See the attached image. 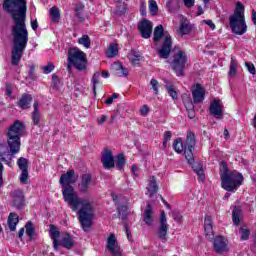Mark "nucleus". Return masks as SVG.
<instances>
[{
    "mask_svg": "<svg viewBox=\"0 0 256 256\" xmlns=\"http://www.w3.org/2000/svg\"><path fill=\"white\" fill-rule=\"evenodd\" d=\"M78 43L79 45H83L86 49H89V47H91V38H89V35H83L78 39Z\"/></svg>",
    "mask_w": 256,
    "mask_h": 256,
    "instance_id": "obj_36",
    "label": "nucleus"
},
{
    "mask_svg": "<svg viewBox=\"0 0 256 256\" xmlns=\"http://www.w3.org/2000/svg\"><path fill=\"white\" fill-rule=\"evenodd\" d=\"M194 169L195 173L198 175L200 181H205V174L203 173V166L200 164L194 165L192 167Z\"/></svg>",
    "mask_w": 256,
    "mask_h": 256,
    "instance_id": "obj_39",
    "label": "nucleus"
},
{
    "mask_svg": "<svg viewBox=\"0 0 256 256\" xmlns=\"http://www.w3.org/2000/svg\"><path fill=\"white\" fill-rule=\"evenodd\" d=\"M220 179L222 189L225 191H237L238 187L243 185V174L239 173L237 170H229L227 162H220Z\"/></svg>",
    "mask_w": 256,
    "mask_h": 256,
    "instance_id": "obj_4",
    "label": "nucleus"
},
{
    "mask_svg": "<svg viewBox=\"0 0 256 256\" xmlns=\"http://www.w3.org/2000/svg\"><path fill=\"white\" fill-rule=\"evenodd\" d=\"M101 161L103 163L104 169H113L115 167V160L113 158V153L106 149L102 154Z\"/></svg>",
    "mask_w": 256,
    "mask_h": 256,
    "instance_id": "obj_19",
    "label": "nucleus"
},
{
    "mask_svg": "<svg viewBox=\"0 0 256 256\" xmlns=\"http://www.w3.org/2000/svg\"><path fill=\"white\" fill-rule=\"evenodd\" d=\"M50 237L53 241L54 251H59V247L73 249L75 246V240H73L71 234L67 232H59L55 225H50Z\"/></svg>",
    "mask_w": 256,
    "mask_h": 256,
    "instance_id": "obj_6",
    "label": "nucleus"
},
{
    "mask_svg": "<svg viewBox=\"0 0 256 256\" xmlns=\"http://www.w3.org/2000/svg\"><path fill=\"white\" fill-rule=\"evenodd\" d=\"M91 174H83L81 177V181L78 184V189L80 193L87 194L91 191Z\"/></svg>",
    "mask_w": 256,
    "mask_h": 256,
    "instance_id": "obj_17",
    "label": "nucleus"
},
{
    "mask_svg": "<svg viewBox=\"0 0 256 256\" xmlns=\"http://www.w3.org/2000/svg\"><path fill=\"white\" fill-rule=\"evenodd\" d=\"M240 239L241 241H249V237L251 236V230H249L246 226H241L239 229Z\"/></svg>",
    "mask_w": 256,
    "mask_h": 256,
    "instance_id": "obj_32",
    "label": "nucleus"
},
{
    "mask_svg": "<svg viewBox=\"0 0 256 256\" xmlns=\"http://www.w3.org/2000/svg\"><path fill=\"white\" fill-rule=\"evenodd\" d=\"M29 81H35L37 79V74H35V65H30L28 70L27 78Z\"/></svg>",
    "mask_w": 256,
    "mask_h": 256,
    "instance_id": "obj_43",
    "label": "nucleus"
},
{
    "mask_svg": "<svg viewBox=\"0 0 256 256\" xmlns=\"http://www.w3.org/2000/svg\"><path fill=\"white\" fill-rule=\"evenodd\" d=\"M50 17L52 23H59V20L61 19V13H59V8H57V6H54L50 9Z\"/></svg>",
    "mask_w": 256,
    "mask_h": 256,
    "instance_id": "obj_30",
    "label": "nucleus"
},
{
    "mask_svg": "<svg viewBox=\"0 0 256 256\" xmlns=\"http://www.w3.org/2000/svg\"><path fill=\"white\" fill-rule=\"evenodd\" d=\"M186 109H187V111H192L193 109H195V106L193 105V102L189 101L186 104Z\"/></svg>",
    "mask_w": 256,
    "mask_h": 256,
    "instance_id": "obj_60",
    "label": "nucleus"
},
{
    "mask_svg": "<svg viewBox=\"0 0 256 256\" xmlns=\"http://www.w3.org/2000/svg\"><path fill=\"white\" fill-rule=\"evenodd\" d=\"M26 127L25 124L19 120H16L9 128L6 134L7 137V145H8V158H5L2 152H0V161H3L11 167V163H13V158L21 151V137H23L25 133ZM5 146L3 144L0 145V151Z\"/></svg>",
    "mask_w": 256,
    "mask_h": 256,
    "instance_id": "obj_3",
    "label": "nucleus"
},
{
    "mask_svg": "<svg viewBox=\"0 0 256 256\" xmlns=\"http://www.w3.org/2000/svg\"><path fill=\"white\" fill-rule=\"evenodd\" d=\"M144 223L150 227V225H153V208L151 204H147V208L144 210V217H143Z\"/></svg>",
    "mask_w": 256,
    "mask_h": 256,
    "instance_id": "obj_22",
    "label": "nucleus"
},
{
    "mask_svg": "<svg viewBox=\"0 0 256 256\" xmlns=\"http://www.w3.org/2000/svg\"><path fill=\"white\" fill-rule=\"evenodd\" d=\"M188 117L189 119H195V109L188 110Z\"/></svg>",
    "mask_w": 256,
    "mask_h": 256,
    "instance_id": "obj_62",
    "label": "nucleus"
},
{
    "mask_svg": "<svg viewBox=\"0 0 256 256\" xmlns=\"http://www.w3.org/2000/svg\"><path fill=\"white\" fill-rule=\"evenodd\" d=\"M105 121H107V116H105V115H102V116L100 117V119H98V123H99L100 125H103V123H105Z\"/></svg>",
    "mask_w": 256,
    "mask_h": 256,
    "instance_id": "obj_63",
    "label": "nucleus"
},
{
    "mask_svg": "<svg viewBox=\"0 0 256 256\" xmlns=\"http://www.w3.org/2000/svg\"><path fill=\"white\" fill-rule=\"evenodd\" d=\"M25 229H26V235H28V237L31 241V239H33V237H35V228L33 227V222L28 221L25 225Z\"/></svg>",
    "mask_w": 256,
    "mask_h": 256,
    "instance_id": "obj_33",
    "label": "nucleus"
},
{
    "mask_svg": "<svg viewBox=\"0 0 256 256\" xmlns=\"http://www.w3.org/2000/svg\"><path fill=\"white\" fill-rule=\"evenodd\" d=\"M118 54H119V47L117 46V44H113V43L110 44V46L106 51V57H108V59H113V57H117Z\"/></svg>",
    "mask_w": 256,
    "mask_h": 256,
    "instance_id": "obj_27",
    "label": "nucleus"
},
{
    "mask_svg": "<svg viewBox=\"0 0 256 256\" xmlns=\"http://www.w3.org/2000/svg\"><path fill=\"white\" fill-rule=\"evenodd\" d=\"M116 167L119 169V171H123V168L125 167V155L119 154L117 156Z\"/></svg>",
    "mask_w": 256,
    "mask_h": 256,
    "instance_id": "obj_40",
    "label": "nucleus"
},
{
    "mask_svg": "<svg viewBox=\"0 0 256 256\" xmlns=\"http://www.w3.org/2000/svg\"><path fill=\"white\" fill-rule=\"evenodd\" d=\"M213 247L216 253H227L229 251V240L223 236H216Z\"/></svg>",
    "mask_w": 256,
    "mask_h": 256,
    "instance_id": "obj_12",
    "label": "nucleus"
},
{
    "mask_svg": "<svg viewBox=\"0 0 256 256\" xmlns=\"http://www.w3.org/2000/svg\"><path fill=\"white\" fill-rule=\"evenodd\" d=\"M140 14L142 16L147 15V4H145V2H141L140 4Z\"/></svg>",
    "mask_w": 256,
    "mask_h": 256,
    "instance_id": "obj_51",
    "label": "nucleus"
},
{
    "mask_svg": "<svg viewBox=\"0 0 256 256\" xmlns=\"http://www.w3.org/2000/svg\"><path fill=\"white\" fill-rule=\"evenodd\" d=\"M252 21L254 23V25H256V11L252 10Z\"/></svg>",
    "mask_w": 256,
    "mask_h": 256,
    "instance_id": "obj_64",
    "label": "nucleus"
},
{
    "mask_svg": "<svg viewBox=\"0 0 256 256\" xmlns=\"http://www.w3.org/2000/svg\"><path fill=\"white\" fill-rule=\"evenodd\" d=\"M114 69L116 77H127V75H129V70L123 67V64L120 62L114 64Z\"/></svg>",
    "mask_w": 256,
    "mask_h": 256,
    "instance_id": "obj_25",
    "label": "nucleus"
},
{
    "mask_svg": "<svg viewBox=\"0 0 256 256\" xmlns=\"http://www.w3.org/2000/svg\"><path fill=\"white\" fill-rule=\"evenodd\" d=\"M22 173L20 175V182L23 183V185H27V181L29 179V170H21Z\"/></svg>",
    "mask_w": 256,
    "mask_h": 256,
    "instance_id": "obj_45",
    "label": "nucleus"
},
{
    "mask_svg": "<svg viewBox=\"0 0 256 256\" xmlns=\"http://www.w3.org/2000/svg\"><path fill=\"white\" fill-rule=\"evenodd\" d=\"M172 47H173V41L171 40V35L167 34L164 37L162 46L158 49V55L160 59H169V55H171Z\"/></svg>",
    "mask_w": 256,
    "mask_h": 256,
    "instance_id": "obj_10",
    "label": "nucleus"
},
{
    "mask_svg": "<svg viewBox=\"0 0 256 256\" xmlns=\"http://www.w3.org/2000/svg\"><path fill=\"white\" fill-rule=\"evenodd\" d=\"M184 5L189 9L195 5V0H184Z\"/></svg>",
    "mask_w": 256,
    "mask_h": 256,
    "instance_id": "obj_55",
    "label": "nucleus"
},
{
    "mask_svg": "<svg viewBox=\"0 0 256 256\" xmlns=\"http://www.w3.org/2000/svg\"><path fill=\"white\" fill-rule=\"evenodd\" d=\"M204 231L206 234L207 239H213L214 234H213V226H204Z\"/></svg>",
    "mask_w": 256,
    "mask_h": 256,
    "instance_id": "obj_47",
    "label": "nucleus"
},
{
    "mask_svg": "<svg viewBox=\"0 0 256 256\" xmlns=\"http://www.w3.org/2000/svg\"><path fill=\"white\" fill-rule=\"evenodd\" d=\"M173 217H174V220H176L178 223L181 221V219H183V216H181V214L177 212L173 213Z\"/></svg>",
    "mask_w": 256,
    "mask_h": 256,
    "instance_id": "obj_57",
    "label": "nucleus"
},
{
    "mask_svg": "<svg viewBox=\"0 0 256 256\" xmlns=\"http://www.w3.org/2000/svg\"><path fill=\"white\" fill-rule=\"evenodd\" d=\"M210 114L216 119L223 117V103L221 100H213L209 107Z\"/></svg>",
    "mask_w": 256,
    "mask_h": 256,
    "instance_id": "obj_15",
    "label": "nucleus"
},
{
    "mask_svg": "<svg viewBox=\"0 0 256 256\" xmlns=\"http://www.w3.org/2000/svg\"><path fill=\"white\" fill-rule=\"evenodd\" d=\"M17 165L20 171H28L29 169V161L26 158L20 157L17 161Z\"/></svg>",
    "mask_w": 256,
    "mask_h": 256,
    "instance_id": "obj_34",
    "label": "nucleus"
},
{
    "mask_svg": "<svg viewBox=\"0 0 256 256\" xmlns=\"http://www.w3.org/2000/svg\"><path fill=\"white\" fill-rule=\"evenodd\" d=\"M164 140L171 141V132L170 131H166L164 133Z\"/></svg>",
    "mask_w": 256,
    "mask_h": 256,
    "instance_id": "obj_61",
    "label": "nucleus"
},
{
    "mask_svg": "<svg viewBox=\"0 0 256 256\" xmlns=\"http://www.w3.org/2000/svg\"><path fill=\"white\" fill-rule=\"evenodd\" d=\"M168 94L170 95V97H172V99H177V91H175L174 88H172V86H168L166 87Z\"/></svg>",
    "mask_w": 256,
    "mask_h": 256,
    "instance_id": "obj_50",
    "label": "nucleus"
},
{
    "mask_svg": "<svg viewBox=\"0 0 256 256\" xmlns=\"http://www.w3.org/2000/svg\"><path fill=\"white\" fill-rule=\"evenodd\" d=\"M34 110L32 112L33 125H39L41 123V112L39 111V102H34Z\"/></svg>",
    "mask_w": 256,
    "mask_h": 256,
    "instance_id": "obj_24",
    "label": "nucleus"
},
{
    "mask_svg": "<svg viewBox=\"0 0 256 256\" xmlns=\"http://www.w3.org/2000/svg\"><path fill=\"white\" fill-rule=\"evenodd\" d=\"M59 183L62 187V195L65 203H68L72 211L78 210V220L83 231H88L93 225V219H95V206L89 199L81 198L75 192V188L71 185L77 183V176H75V170H68L62 174L59 179Z\"/></svg>",
    "mask_w": 256,
    "mask_h": 256,
    "instance_id": "obj_2",
    "label": "nucleus"
},
{
    "mask_svg": "<svg viewBox=\"0 0 256 256\" xmlns=\"http://www.w3.org/2000/svg\"><path fill=\"white\" fill-rule=\"evenodd\" d=\"M150 86V89L154 91V94L159 95V81H157L156 79H151Z\"/></svg>",
    "mask_w": 256,
    "mask_h": 256,
    "instance_id": "obj_44",
    "label": "nucleus"
},
{
    "mask_svg": "<svg viewBox=\"0 0 256 256\" xmlns=\"http://www.w3.org/2000/svg\"><path fill=\"white\" fill-rule=\"evenodd\" d=\"M213 226V219L211 216H206L204 220V227Z\"/></svg>",
    "mask_w": 256,
    "mask_h": 256,
    "instance_id": "obj_52",
    "label": "nucleus"
},
{
    "mask_svg": "<svg viewBox=\"0 0 256 256\" xmlns=\"http://www.w3.org/2000/svg\"><path fill=\"white\" fill-rule=\"evenodd\" d=\"M179 31L182 35H189V33H191V26L186 22H183L180 25Z\"/></svg>",
    "mask_w": 256,
    "mask_h": 256,
    "instance_id": "obj_42",
    "label": "nucleus"
},
{
    "mask_svg": "<svg viewBox=\"0 0 256 256\" xmlns=\"http://www.w3.org/2000/svg\"><path fill=\"white\" fill-rule=\"evenodd\" d=\"M193 151H195V133L189 130L187 132L186 140L184 142V155L189 165H193V163H195Z\"/></svg>",
    "mask_w": 256,
    "mask_h": 256,
    "instance_id": "obj_8",
    "label": "nucleus"
},
{
    "mask_svg": "<svg viewBox=\"0 0 256 256\" xmlns=\"http://www.w3.org/2000/svg\"><path fill=\"white\" fill-rule=\"evenodd\" d=\"M128 209L129 208L126 205H119L117 207L118 215L121 219H123V220L127 219Z\"/></svg>",
    "mask_w": 256,
    "mask_h": 256,
    "instance_id": "obj_37",
    "label": "nucleus"
},
{
    "mask_svg": "<svg viewBox=\"0 0 256 256\" xmlns=\"http://www.w3.org/2000/svg\"><path fill=\"white\" fill-rule=\"evenodd\" d=\"M19 224V216L15 213H10L8 216V227L10 231H16Z\"/></svg>",
    "mask_w": 256,
    "mask_h": 256,
    "instance_id": "obj_23",
    "label": "nucleus"
},
{
    "mask_svg": "<svg viewBox=\"0 0 256 256\" xmlns=\"http://www.w3.org/2000/svg\"><path fill=\"white\" fill-rule=\"evenodd\" d=\"M68 63H71L78 71L87 69V54L79 48H70L68 50Z\"/></svg>",
    "mask_w": 256,
    "mask_h": 256,
    "instance_id": "obj_7",
    "label": "nucleus"
},
{
    "mask_svg": "<svg viewBox=\"0 0 256 256\" xmlns=\"http://www.w3.org/2000/svg\"><path fill=\"white\" fill-rule=\"evenodd\" d=\"M128 59L132 65H139V61H141L142 57L141 54L135 50H132L128 54Z\"/></svg>",
    "mask_w": 256,
    "mask_h": 256,
    "instance_id": "obj_28",
    "label": "nucleus"
},
{
    "mask_svg": "<svg viewBox=\"0 0 256 256\" xmlns=\"http://www.w3.org/2000/svg\"><path fill=\"white\" fill-rule=\"evenodd\" d=\"M146 189L148 191L149 197H153V195L157 194V192L159 191V186H157V179H155V176L150 177Z\"/></svg>",
    "mask_w": 256,
    "mask_h": 256,
    "instance_id": "obj_21",
    "label": "nucleus"
},
{
    "mask_svg": "<svg viewBox=\"0 0 256 256\" xmlns=\"http://www.w3.org/2000/svg\"><path fill=\"white\" fill-rule=\"evenodd\" d=\"M100 79H101V72H95L91 79L94 95H97V85H99L101 83Z\"/></svg>",
    "mask_w": 256,
    "mask_h": 256,
    "instance_id": "obj_29",
    "label": "nucleus"
},
{
    "mask_svg": "<svg viewBox=\"0 0 256 256\" xmlns=\"http://www.w3.org/2000/svg\"><path fill=\"white\" fill-rule=\"evenodd\" d=\"M2 7L9 13L14 21L11 28L13 37V48L11 51V65L19 67L23 57V51L27 49L29 43V31L27 30V1L25 0H4Z\"/></svg>",
    "mask_w": 256,
    "mask_h": 256,
    "instance_id": "obj_1",
    "label": "nucleus"
},
{
    "mask_svg": "<svg viewBox=\"0 0 256 256\" xmlns=\"http://www.w3.org/2000/svg\"><path fill=\"white\" fill-rule=\"evenodd\" d=\"M168 231H169V224H167V215L163 211L160 214L157 235H158V238H160V240L163 241L164 243H165V241H167V232Z\"/></svg>",
    "mask_w": 256,
    "mask_h": 256,
    "instance_id": "obj_11",
    "label": "nucleus"
},
{
    "mask_svg": "<svg viewBox=\"0 0 256 256\" xmlns=\"http://www.w3.org/2000/svg\"><path fill=\"white\" fill-rule=\"evenodd\" d=\"M31 27L33 31H37V28L39 27V23L37 22V20L31 21Z\"/></svg>",
    "mask_w": 256,
    "mask_h": 256,
    "instance_id": "obj_59",
    "label": "nucleus"
},
{
    "mask_svg": "<svg viewBox=\"0 0 256 256\" xmlns=\"http://www.w3.org/2000/svg\"><path fill=\"white\" fill-rule=\"evenodd\" d=\"M138 29L143 39H149L151 33H153V23L147 19H144L139 25Z\"/></svg>",
    "mask_w": 256,
    "mask_h": 256,
    "instance_id": "obj_13",
    "label": "nucleus"
},
{
    "mask_svg": "<svg viewBox=\"0 0 256 256\" xmlns=\"http://www.w3.org/2000/svg\"><path fill=\"white\" fill-rule=\"evenodd\" d=\"M3 163L0 162V187H3Z\"/></svg>",
    "mask_w": 256,
    "mask_h": 256,
    "instance_id": "obj_56",
    "label": "nucleus"
},
{
    "mask_svg": "<svg viewBox=\"0 0 256 256\" xmlns=\"http://www.w3.org/2000/svg\"><path fill=\"white\" fill-rule=\"evenodd\" d=\"M115 13L119 16L125 15V13H127V8L125 7V4L117 6Z\"/></svg>",
    "mask_w": 256,
    "mask_h": 256,
    "instance_id": "obj_48",
    "label": "nucleus"
},
{
    "mask_svg": "<svg viewBox=\"0 0 256 256\" xmlns=\"http://www.w3.org/2000/svg\"><path fill=\"white\" fill-rule=\"evenodd\" d=\"M5 91H6V95L8 97H11V95H13V88L11 87V84H9V83L6 84Z\"/></svg>",
    "mask_w": 256,
    "mask_h": 256,
    "instance_id": "obj_54",
    "label": "nucleus"
},
{
    "mask_svg": "<svg viewBox=\"0 0 256 256\" xmlns=\"http://www.w3.org/2000/svg\"><path fill=\"white\" fill-rule=\"evenodd\" d=\"M53 69H55V65L51 62L42 67V71L45 75H49V73H51Z\"/></svg>",
    "mask_w": 256,
    "mask_h": 256,
    "instance_id": "obj_46",
    "label": "nucleus"
},
{
    "mask_svg": "<svg viewBox=\"0 0 256 256\" xmlns=\"http://www.w3.org/2000/svg\"><path fill=\"white\" fill-rule=\"evenodd\" d=\"M107 249L113 256H122L121 248L119 244H117V239L115 238V234H111L107 240Z\"/></svg>",
    "mask_w": 256,
    "mask_h": 256,
    "instance_id": "obj_14",
    "label": "nucleus"
},
{
    "mask_svg": "<svg viewBox=\"0 0 256 256\" xmlns=\"http://www.w3.org/2000/svg\"><path fill=\"white\" fill-rule=\"evenodd\" d=\"M149 11L151 15H157L159 12V6H157V1L155 0H149Z\"/></svg>",
    "mask_w": 256,
    "mask_h": 256,
    "instance_id": "obj_41",
    "label": "nucleus"
},
{
    "mask_svg": "<svg viewBox=\"0 0 256 256\" xmlns=\"http://www.w3.org/2000/svg\"><path fill=\"white\" fill-rule=\"evenodd\" d=\"M229 24L232 33L235 35H245L247 33V24L245 23V6L238 2L234 14L229 18Z\"/></svg>",
    "mask_w": 256,
    "mask_h": 256,
    "instance_id": "obj_5",
    "label": "nucleus"
},
{
    "mask_svg": "<svg viewBox=\"0 0 256 256\" xmlns=\"http://www.w3.org/2000/svg\"><path fill=\"white\" fill-rule=\"evenodd\" d=\"M237 69H239V64L237 63V59L235 57H231V62H230V75H236L237 74Z\"/></svg>",
    "mask_w": 256,
    "mask_h": 256,
    "instance_id": "obj_38",
    "label": "nucleus"
},
{
    "mask_svg": "<svg viewBox=\"0 0 256 256\" xmlns=\"http://www.w3.org/2000/svg\"><path fill=\"white\" fill-rule=\"evenodd\" d=\"M173 149L176 153H183L185 151V144L181 138H177L173 143Z\"/></svg>",
    "mask_w": 256,
    "mask_h": 256,
    "instance_id": "obj_31",
    "label": "nucleus"
},
{
    "mask_svg": "<svg viewBox=\"0 0 256 256\" xmlns=\"http://www.w3.org/2000/svg\"><path fill=\"white\" fill-rule=\"evenodd\" d=\"M204 23H205L206 25H209V26H210V29L215 30V23H213L212 20H204Z\"/></svg>",
    "mask_w": 256,
    "mask_h": 256,
    "instance_id": "obj_58",
    "label": "nucleus"
},
{
    "mask_svg": "<svg viewBox=\"0 0 256 256\" xmlns=\"http://www.w3.org/2000/svg\"><path fill=\"white\" fill-rule=\"evenodd\" d=\"M187 63V54L183 50H179L174 55L172 62V69L175 71L177 77H183V71L185 70V64Z\"/></svg>",
    "mask_w": 256,
    "mask_h": 256,
    "instance_id": "obj_9",
    "label": "nucleus"
},
{
    "mask_svg": "<svg viewBox=\"0 0 256 256\" xmlns=\"http://www.w3.org/2000/svg\"><path fill=\"white\" fill-rule=\"evenodd\" d=\"M192 97L194 103L197 105L205 99V89L201 84H196L194 89H192Z\"/></svg>",
    "mask_w": 256,
    "mask_h": 256,
    "instance_id": "obj_18",
    "label": "nucleus"
},
{
    "mask_svg": "<svg viewBox=\"0 0 256 256\" xmlns=\"http://www.w3.org/2000/svg\"><path fill=\"white\" fill-rule=\"evenodd\" d=\"M149 113V106L143 105L140 109V114L144 117Z\"/></svg>",
    "mask_w": 256,
    "mask_h": 256,
    "instance_id": "obj_53",
    "label": "nucleus"
},
{
    "mask_svg": "<svg viewBox=\"0 0 256 256\" xmlns=\"http://www.w3.org/2000/svg\"><path fill=\"white\" fill-rule=\"evenodd\" d=\"M32 101H33V96H31V94L24 93L20 97L17 105L20 109H31Z\"/></svg>",
    "mask_w": 256,
    "mask_h": 256,
    "instance_id": "obj_20",
    "label": "nucleus"
},
{
    "mask_svg": "<svg viewBox=\"0 0 256 256\" xmlns=\"http://www.w3.org/2000/svg\"><path fill=\"white\" fill-rule=\"evenodd\" d=\"M239 217H241V210L239 208H235L232 211V221L236 226H239V224L241 223V220L239 219Z\"/></svg>",
    "mask_w": 256,
    "mask_h": 256,
    "instance_id": "obj_35",
    "label": "nucleus"
},
{
    "mask_svg": "<svg viewBox=\"0 0 256 256\" xmlns=\"http://www.w3.org/2000/svg\"><path fill=\"white\" fill-rule=\"evenodd\" d=\"M165 36V29L163 28V25H158L154 29V43H159L161 39Z\"/></svg>",
    "mask_w": 256,
    "mask_h": 256,
    "instance_id": "obj_26",
    "label": "nucleus"
},
{
    "mask_svg": "<svg viewBox=\"0 0 256 256\" xmlns=\"http://www.w3.org/2000/svg\"><path fill=\"white\" fill-rule=\"evenodd\" d=\"M245 65H246L249 73H251V75H255V73H256L255 65H253V63H251V62H245Z\"/></svg>",
    "mask_w": 256,
    "mask_h": 256,
    "instance_id": "obj_49",
    "label": "nucleus"
},
{
    "mask_svg": "<svg viewBox=\"0 0 256 256\" xmlns=\"http://www.w3.org/2000/svg\"><path fill=\"white\" fill-rule=\"evenodd\" d=\"M11 197L13 199V207H16V209H23V205H25V196L23 195V191L19 189L14 190L11 193Z\"/></svg>",
    "mask_w": 256,
    "mask_h": 256,
    "instance_id": "obj_16",
    "label": "nucleus"
}]
</instances>
